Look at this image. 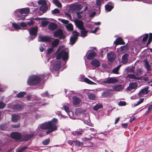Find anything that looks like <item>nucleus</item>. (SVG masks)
Returning a JSON list of instances; mask_svg holds the SVG:
<instances>
[{
    "label": "nucleus",
    "mask_w": 152,
    "mask_h": 152,
    "mask_svg": "<svg viewBox=\"0 0 152 152\" xmlns=\"http://www.w3.org/2000/svg\"><path fill=\"white\" fill-rule=\"evenodd\" d=\"M128 77L130 79L139 80L140 79L139 77L136 76L134 74H128Z\"/></svg>",
    "instance_id": "34"
},
{
    "label": "nucleus",
    "mask_w": 152,
    "mask_h": 152,
    "mask_svg": "<svg viewBox=\"0 0 152 152\" xmlns=\"http://www.w3.org/2000/svg\"><path fill=\"white\" fill-rule=\"evenodd\" d=\"M102 105L100 104H96L94 107L93 109L96 111H100L102 109Z\"/></svg>",
    "instance_id": "27"
},
{
    "label": "nucleus",
    "mask_w": 152,
    "mask_h": 152,
    "mask_svg": "<svg viewBox=\"0 0 152 152\" xmlns=\"http://www.w3.org/2000/svg\"><path fill=\"white\" fill-rule=\"evenodd\" d=\"M129 55L128 54H125L122 56V62L124 64H126L127 63L128 61Z\"/></svg>",
    "instance_id": "25"
},
{
    "label": "nucleus",
    "mask_w": 152,
    "mask_h": 152,
    "mask_svg": "<svg viewBox=\"0 0 152 152\" xmlns=\"http://www.w3.org/2000/svg\"><path fill=\"white\" fill-rule=\"evenodd\" d=\"M20 118V116L18 115L14 114L12 115V121L15 122H17Z\"/></svg>",
    "instance_id": "30"
},
{
    "label": "nucleus",
    "mask_w": 152,
    "mask_h": 152,
    "mask_svg": "<svg viewBox=\"0 0 152 152\" xmlns=\"http://www.w3.org/2000/svg\"><path fill=\"white\" fill-rule=\"evenodd\" d=\"M82 8V6L80 4L72 5L69 8L70 11H72L73 12L74 11L80 10Z\"/></svg>",
    "instance_id": "9"
},
{
    "label": "nucleus",
    "mask_w": 152,
    "mask_h": 152,
    "mask_svg": "<svg viewBox=\"0 0 152 152\" xmlns=\"http://www.w3.org/2000/svg\"><path fill=\"white\" fill-rule=\"evenodd\" d=\"M91 64L96 68L99 67L100 65V62L96 59L92 60L91 61Z\"/></svg>",
    "instance_id": "21"
},
{
    "label": "nucleus",
    "mask_w": 152,
    "mask_h": 152,
    "mask_svg": "<svg viewBox=\"0 0 152 152\" xmlns=\"http://www.w3.org/2000/svg\"><path fill=\"white\" fill-rule=\"evenodd\" d=\"M111 90L107 88L103 91L102 93L103 97L108 98L111 97L113 96V93L111 92Z\"/></svg>",
    "instance_id": "7"
},
{
    "label": "nucleus",
    "mask_w": 152,
    "mask_h": 152,
    "mask_svg": "<svg viewBox=\"0 0 152 152\" xmlns=\"http://www.w3.org/2000/svg\"><path fill=\"white\" fill-rule=\"evenodd\" d=\"M72 99L73 104L75 105H77L79 104L81 101L80 99L75 96H73Z\"/></svg>",
    "instance_id": "18"
},
{
    "label": "nucleus",
    "mask_w": 152,
    "mask_h": 152,
    "mask_svg": "<svg viewBox=\"0 0 152 152\" xmlns=\"http://www.w3.org/2000/svg\"><path fill=\"white\" fill-rule=\"evenodd\" d=\"M121 65H118L117 67H116L115 68L113 69L112 70V72L114 74H118V71L119 70L120 68L121 67Z\"/></svg>",
    "instance_id": "40"
},
{
    "label": "nucleus",
    "mask_w": 152,
    "mask_h": 152,
    "mask_svg": "<svg viewBox=\"0 0 152 152\" xmlns=\"http://www.w3.org/2000/svg\"><path fill=\"white\" fill-rule=\"evenodd\" d=\"M152 41V34H150V37L147 43V45H148L150 44Z\"/></svg>",
    "instance_id": "53"
},
{
    "label": "nucleus",
    "mask_w": 152,
    "mask_h": 152,
    "mask_svg": "<svg viewBox=\"0 0 152 152\" xmlns=\"http://www.w3.org/2000/svg\"><path fill=\"white\" fill-rule=\"evenodd\" d=\"M114 43L116 45L119 44L124 45L125 44L124 42L121 37H119L116 39Z\"/></svg>",
    "instance_id": "26"
},
{
    "label": "nucleus",
    "mask_w": 152,
    "mask_h": 152,
    "mask_svg": "<svg viewBox=\"0 0 152 152\" xmlns=\"http://www.w3.org/2000/svg\"><path fill=\"white\" fill-rule=\"evenodd\" d=\"M81 36L82 37H85L87 36V33L88 32L87 31H86L85 28L83 30H80Z\"/></svg>",
    "instance_id": "36"
},
{
    "label": "nucleus",
    "mask_w": 152,
    "mask_h": 152,
    "mask_svg": "<svg viewBox=\"0 0 152 152\" xmlns=\"http://www.w3.org/2000/svg\"><path fill=\"white\" fill-rule=\"evenodd\" d=\"M12 26L15 29H20V27L19 25L15 23H12Z\"/></svg>",
    "instance_id": "49"
},
{
    "label": "nucleus",
    "mask_w": 152,
    "mask_h": 152,
    "mask_svg": "<svg viewBox=\"0 0 152 152\" xmlns=\"http://www.w3.org/2000/svg\"><path fill=\"white\" fill-rule=\"evenodd\" d=\"M63 108L67 113L68 115L70 116L69 113L71 112L70 111L69 107L64 104L63 106Z\"/></svg>",
    "instance_id": "35"
},
{
    "label": "nucleus",
    "mask_w": 152,
    "mask_h": 152,
    "mask_svg": "<svg viewBox=\"0 0 152 152\" xmlns=\"http://www.w3.org/2000/svg\"><path fill=\"white\" fill-rule=\"evenodd\" d=\"M58 120L54 118L51 121L42 124L40 127H38L36 129V131L37 133H39L41 132V129H48L46 133V134H48L57 130L56 124Z\"/></svg>",
    "instance_id": "1"
},
{
    "label": "nucleus",
    "mask_w": 152,
    "mask_h": 152,
    "mask_svg": "<svg viewBox=\"0 0 152 152\" xmlns=\"http://www.w3.org/2000/svg\"><path fill=\"white\" fill-rule=\"evenodd\" d=\"M103 1V0H96V4L99 10V12L100 11V7Z\"/></svg>",
    "instance_id": "42"
},
{
    "label": "nucleus",
    "mask_w": 152,
    "mask_h": 152,
    "mask_svg": "<svg viewBox=\"0 0 152 152\" xmlns=\"http://www.w3.org/2000/svg\"><path fill=\"white\" fill-rule=\"evenodd\" d=\"M11 136L12 138L16 140H20L22 137V136L18 132H12L11 134Z\"/></svg>",
    "instance_id": "8"
},
{
    "label": "nucleus",
    "mask_w": 152,
    "mask_h": 152,
    "mask_svg": "<svg viewBox=\"0 0 152 152\" xmlns=\"http://www.w3.org/2000/svg\"><path fill=\"white\" fill-rule=\"evenodd\" d=\"M137 86V83H131L129 85L127 89L129 91H131L133 89L135 88Z\"/></svg>",
    "instance_id": "22"
},
{
    "label": "nucleus",
    "mask_w": 152,
    "mask_h": 152,
    "mask_svg": "<svg viewBox=\"0 0 152 152\" xmlns=\"http://www.w3.org/2000/svg\"><path fill=\"white\" fill-rule=\"evenodd\" d=\"M16 11L20 14H27L29 12V9L28 8H23L20 10H17Z\"/></svg>",
    "instance_id": "20"
},
{
    "label": "nucleus",
    "mask_w": 152,
    "mask_h": 152,
    "mask_svg": "<svg viewBox=\"0 0 152 152\" xmlns=\"http://www.w3.org/2000/svg\"><path fill=\"white\" fill-rule=\"evenodd\" d=\"M134 68V67L132 66L128 67L126 69L127 72L131 73L133 72Z\"/></svg>",
    "instance_id": "41"
},
{
    "label": "nucleus",
    "mask_w": 152,
    "mask_h": 152,
    "mask_svg": "<svg viewBox=\"0 0 152 152\" xmlns=\"http://www.w3.org/2000/svg\"><path fill=\"white\" fill-rule=\"evenodd\" d=\"M37 30L38 28L37 27H34L31 28L29 30V32L30 35L36 37L37 36Z\"/></svg>",
    "instance_id": "19"
},
{
    "label": "nucleus",
    "mask_w": 152,
    "mask_h": 152,
    "mask_svg": "<svg viewBox=\"0 0 152 152\" xmlns=\"http://www.w3.org/2000/svg\"><path fill=\"white\" fill-rule=\"evenodd\" d=\"M66 28L69 30L72 31L73 30V26L71 23H68L66 26Z\"/></svg>",
    "instance_id": "45"
},
{
    "label": "nucleus",
    "mask_w": 152,
    "mask_h": 152,
    "mask_svg": "<svg viewBox=\"0 0 152 152\" xmlns=\"http://www.w3.org/2000/svg\"><path fill=\"white\" fill-rule=\"evenodd\" d=\"M118 82V80L114 77H108L107 79L103 80L101 83L103 84L104 83H113Z\"/></svg>",
    "instance_id": "5"
},
{
    "label": "nucleus",
    "mask_w": 152,
    "mask_h": 152,
    "mask_svg": "<svg viewBox=\"0 0 152 152\" xmlns=\"http://www.w3.org/2000/svg\"><path fill=\"white\" fill-rule=\"evenodd\" d=\"M60 41L58 39H55L51 43V47L54 48H56L59 43Z\"/></svg>",
    "instance_id": "29"
},
{
    "label": "nucleus",
    "mask_w": 152,
    "mask_h": 152,
    "mask_svg": "<svg viewBox=\"0 0 152 152\" xmlns=\"http://www.w3.org/2000/svg\"><path fill=\"white\" fill-rule=\"evenodd\" d=\"M28 147L26 146L22 147L18 150H16V152H23L24 151L26 150Z\"/></svg>",
    "instance_id": "47"
},
{
    "label": "nucleus",
    "mask_w": 152,
    "mask_h": 152,
    "mask_svg": "<svg viewBox=\"0 0 152 152\" xmlns=\"http://www.w3.org/2000/svg\"><path fill=\"white\" fill-rule=\"evenodd\" d=\"M144 65L148 71H150L151 70V66L149 64L148 61L146 60H144L143 61Z\"/></svg>",
    "instance_id": "28"
},
{
    "label": "nucleus",
    "mask_w": 152,
    "mask_h": 152,
    "mask_svg": "<svg viewBox=\"0 0 152 152\" xmlns=\"http://www.w3.org/2000/svg\"><path fill=\"white\" fill-rule=\"evenodd\" d=\"M53 2L58 7H60L61 6V3L58 0H53Z\"/></svg>",
    "instance_id": "44"
},
{
    "label": "nucleus",
    "mask_w": 152,
    "mask_h": 152,
    "mask_svg": "<svg viewBox=\"0 0 152 152\" xmlns=\"http://www.w3.org/2000/svg\"><path fill=\"white\" fill-rule=\"evenodd\" d=\"M74 142L75 143V145L77 146L83 147V143L80 142L79 141H74Z\"/></svg>",
    "instance_id": "46"
},
{
    "label": "nucleus",
    "mask_w": 152,
    "mask_h": 152,
    "mask_svg": "<svg viewBox=\"0 0 152 152\" xmlns=\"http://www.w3.org/2000/svg\"><path fill=\"white\" fill-rule=\"evenodd\" d=\"M23 106L22 105L19 104H14L12 107V108L16 111H19L23 109Z\"/></svg>",
    "instance_id": "16"
},
{
    "label": "nucleus",
    "mask_w": 152,
    "mask_h": 152,
    "mask_svg": "<svg viewBox=\"0 0 152 152\" xmlns=\"http://www.w3.org/2000/svg\"><path fill=\"white\" fill-rule=\"evenodd\" d=\"M124 86L121 84L116 85L113 86V89L115 91H120L123 89Z\"/></svg>",
    "instance_id": "17"
},
{
    "label": "nucleus",
    "mask_w": 152,
    "mask_h": 152,
    "mask_svg": "<svg viewBox=\"0 0 152 152\" xmlns=\"http://www.w3.org/2000/svg\"><path fill=\"white\" fill-rule=\"evenodd\" d=\"M20 25L22 27H24L26 26L27 24L26 23L22 22L20 23Z\"/></svg>",
    "instance_id": "62"
},
{
    "label": "nucleus",
    "mask_w": 152,
    "mask_h": 152,
    "mask_svg": "<svg viewBox=\"0 0 152 152\" xmlns=\"http://www.w3.org/2000/svg\"><path fill=\"white\" fill-rule=\"evenodd\" d=\"M113 7L111 5L107 4L105 6V10L108 12L110 11L113 8Z\"/></svg>",
    "instance_id": "38"
},
{
    "label": "nucleus",
    "mask_w": 152,
    "mask_h": 152,
    "mask_svg": "<svg viewBox=\"0 0 152 152\" xmlns=\"http://www.w3.org/2000/svg\"><path fill=\"white\" fill-rule=\"evenodd\" d=\"M26 94L25 92H20L18 93L17 95V97L18 98H23Z\"/></svg>",
    "instance_id": "39"
},
{
    "label": "nucleus",
    "mask_w": 152,
    "mask_h": 152,
    "mask_svg": "<svg viewBox=\"0 0 152 152\" xmlns=\"http://www.w3.org/2000/svg\"><path fill=\"white\" fill-rule=\"evenodd\" d=\"M45 77L44 75H32L29 77L27 81L28 85H34L39 83L41 80H44Z\"/></svg>",
    "instance_id": "2"
},
{
    "label": "nucleus",
    "mask_w": 152,
    "mask_h": 152,
    "mask_svg": "<svg viewBox=\"0 0 152 152\" xmlns=\"http://www.w3.org/2000/svg\"><path fill=\"white\" fill-rule=\"evenodd\" d=\"M120 49L121 51L124 52L128 50V48L126 46H124L121 47L120 48Z\"/></svg>",
    "instance_id": "51"
},
{
    "label": "nucleus",
    "mask_w": 152,
    "mask_h": 152,
    "mask_svg": "<svg viewBox=\"0 0 152 152\" xmlns=\"http://www.w3.org/2000/svg\"><path fill=\"white\" fill-rule=\"evenodd\" d=\"M38 3L39 4L42 5L47 4L46 1L44 0H40L38 1Z\"/></svg>",
    "instance_id": "50"
},
{
    "label": "nucleus",
    "mask_w": 152,
    "mask_h": 152,
    "mask_svg": "<svg viewBox=\"0 0 152 152\" xmlns=\"http://www.w3.org/2000/svg\"><path fill=\"white\" fill-rule=\"evenodd\" d=\"M148 37V34H145V36L143 38L142 41L143 42H146Z\"/></svg>",
    "instance_id": "60"
},
{
    "label": "nucleus",
    "mask_w": 152,
    "mask_h": 152,
    "mask_svg": "<svg viewBox=\"0 0 152 152\" xmlns=\"http://www.w3.org/2000/svg\"><path fill=\"white\" fill-rule=\"evenodd\" d=\"M83 13L82 12H77V16L78 18L80 19L81 18V14Z\"/></svg>",
    "instance_id": "63"
},
{
    "label": "nucleus",
    "mask_w": 152,
    "mask_h": 152,
    "mask_svg": "<svg viewBox=\"0 0 152 152\" xmlns=\"http://www.w3.org/2000/svg\"><path fill=\"white\" fill-rule=\"evenodd\" d=\"M107 57L108 60L109 61L111 62L115 59V54L113 52L111 51L107 53Z\"/></svg>",
    "instance_id": "11"
},
{
    "label": "nucleus",
    "mask_w": 152,
    "mask_h": 152,
    "mask_svg": "<svg viewBox=\"0 0 152 152\" xmlns=\"http://www.w3.org/2000/svg\"><path fill=\"white\" fill-rule=\"evenodd\" d=\"M42 96L45 97V96H47L49 97L50 95H49L48 92L47 91H46L45 92L42 93Z\"/></svg>",
    "instance_id": "61"
},
{
    "label": "nucleus",
    "mask_w": 152,
    "mask_h": 152,
    "mask_svg": "<svg viewBox=\"0 0 152 152\" xmlns=\"http://www.w3.org/2000/svg\"><path fill=\"white\" fill-rule=\"evenodd\" d=\"M6 105V104L3 102H0V109L4 108Z\"/></svg>",
    "instance_id": "54"
},
{
    "label": "nucleus",
    "mask_w": 152,
    "mask_h": 152,
    "mask_svg": "<svg viewBox=\"0 0 152 152\" xmlns=\"http://www.w3.org/2000/svg\"><path fill=\"white\" fill-rule=\"evenodd\" d=\"M53 35L55 37H59L60 39L64 38L62 30L60 29L56 30L53 33Z\"/></svg>",
    "instance_id": "6"
},
{
    "label": "nucleus",
    "mask_w": 152,
    "mask_h": 152,
    "mask_svg": "<svg viewBox=\"0 0 152 152\" xmlns=\"http://www.w3.org/2000/svg\"><path fill=\"white\" fill-rule=\"evenodd\" d=\"M149 87L148 86L142 89L138 93V95L140 97H141L143 96L144 95L148 94L149 91H148Z\"/></svg>",
    "instance_id": "12"
},
{
    "label": "nucleus",
    "mask_w": 152,
    "mask_h": 152,
    "mask_svg": "<svg viewBox=\"0 0 152 152\" xmlns=\"http://www.w3.org/2000/svg\"><path fill=\"white\" fill-rule=\"evenodd\" d=\"M84 81L89 84L95 85L96 84V83L91 81L87 78H84Z\"/></svg>",
    "instance_id": "37"
},
{
    "label": "nucleus",
    "mask_w": 152,
    "mask_h": 152,
    "mask_svg": "<svg viewBox=\"0 0 152 152\" xmlns=\"http://www.w3.org/2000/svg\"><path fill=\"white\" fill-rule=\"evenodd\" d=\"M144 101V99H140V100L137 102L136 104H134V106H136L138 105H139L142 103Z\"/></svg>",
    "instance_id": "52"
},
{
    "label": "nucleus",
    "mask_w": 152,
    "mask_h": 152,
    "mask_svg": "<svg viewBox=\"0 0 152 152\" xmlns=\"http://www.w3.org/2000/svg\"><path fill=\"white\" fill-rule=\"evenodd\" d=\"M60 61H56L53 64V69L55 71L59 70L61 68Z\"/></svg>",
    "instance_id": "14"
},
{
    "label": "nucleus",
    "mask_w": 152,
    "mask_h": 152,
    "mask_svg": "<svg viewBox=\"0 0 152 152\" xmlns=\"http://www.w3.org/2000/svg\"><path fill=\"white\" fill-rule=\"evenodd\" d=\"M79 33L76 31H74L72 33V35L70 39V43L74 45L77 39Z\"/></svg>",
    "instance_id": "4"
},
{
    "label": "nucleus",
    "mask_w": 152,
    "mask_h": 152,
    "mask_svg": "<svg viewBox=\"0 0 152 152\" xmlns=\"http://www.w3.org/2000/svg\"><path fill=\"white\" fill-rule=\"evenodd\" d=\"M50 142V139L49 138L47 139L42 142V144L44 145H48Z\"/></svg>",
    "instance_id": "48"
},
{
    "label": "nucleus",
    "mask_w": 152,
    "mask_h": 152,
    "mask_svg": "<svg viewBox=\"0 0 152 152\" xmlns=\"http://www.w3.org/2000/svg\"><path fill=\"white\" fill-rule=\"evenodd\" d=\"M68 51L67 50H63L56 55L57 59H60L62 58L64 61L65 64L68 59Z\"/></svg>",
    "instance_id": "3"
},
{
    "label": "nucleus",
    "mask_w": 152,
    "mask_h": 152,
    "mask_svg": "<svg viewBox=\"0 0 152 152\" xmlns=\"http://www.w3.org/2000/svg\"><path fill=\"white\" fill-rule=\"evenodd\" d=\"M126 102L125 101H120L118 103L119 105L120 106H125L126 105Z\"/></svg>",
    "instance_id": "56"
},
{
    "label": "nucleus",
    "mask_w": 152,
    "mask_h": 152,
    "mask_svg": "<svg viewBox=\"0 0 152 152\" xmlns=\"http://www.w3.org/2000/svg\"><path fill=\"white\" fill-rule=\"evenodd\" d=\"M152 110V104H151L148 108V110L146 111V113H148Z\"/></svg>",
    "instance_id": "64"
},
{
    "label": "nucleus",
    "mask_w": 152,
    "mask_h": 152,
    "mask_svg": "<svg viewBox=\"0 0 152 152\" xmlns=\"http://www.w3.org/2000/svg\"><path fill=\"white\" fill-rule=\"evenodd\" d=\"M88 98L91 100H94L96 99V96L95 94L93 93H88Z\"/></svg>",
    "instance_id": "32"
},
{
    "label": "nucleus",
    "mask_w": 152,
    "mask_h": 152,
    "mask_svg": "<svg viewBox=\"0 0 152 152\" xmlns=\"http://www.w3.org/2000/svg\"><path fill=\"white\" fill-rule=\"evenodd\" d=\"M84 131V129H81L80 130V132H79L77 131L73 132H72V134L73 135L75 136H80L82 134L81 132H83Z\"/></svg>",
    "instance_id": "31"
},
{
    "label": "nucleus",
    "mask_w": 152,
    "mask_h": 152,
    "mask_svg": "<svg viewBox=\"0 0 152 152\" xmlns=\"http://www.w3.org/2000/svg\"><path fill=\"white\" fill-rule=\"evenodd\" d=\"M52 39L49 37L41 36L39 37L38 39V41L45 42H50L51 41V39Z\"/></svg>",
    "instance_id": "13"
},
{
    "label": "nucleus",
    "mask_w": 152,
    "mask_h": 152,
    "mask_svg": "<svg viewBox=\"0 0 152 152\" xmlns=\"http://www.w3.org/2000/svg\"><path fill=\"white\" fill-rule=\"evenodd\" d=\"M60 12V11L58 9H55L53 11H52V13L53 14H58Z\"/></svg>",
    "instance_id": "55"
},
{
    "label": "nucleus",
    "mask_w": 152,
    "mask_h": 152,
    "mask_svg": "<svg viewBox=\"0 0 152 152\" xmlns=\"http://www.w3.org/2000/svg\"><path fill=\"white\" fill-rule=\"evenodd\" d=\"M39 10L45 12L48 9V7L46 5H42L39 8Z\"/></svg>",
    "instance_id": "33"
},
{
    "label": "nucleus",
    "mask_w": 152,
    "mask_h": 152,
    "mask_svg": "<svg viewBox=\"0 0 152 152\" xmlns=\"http://www.w3.org/2000/svg\"><path fill=\"white\" fill-rule=\"evenodd\" d=\"M142 73V71L140 69H137L135 72V74L137 76L141 75Z\"/></svg>",
    "instance_id": "43"
},
{
    "label": "nucleus",
    "mask_w": 152,
    "mask_h": 152,
    "mask_svg": "<svg viewBox=\"0 0 152 152\" xmlns=\"http://www.w3.org/2000/svg\"><path fill=\"white\" fill-rule=\"evenodd\" d=\"M54 48L51 47V48L48 49L47 53L50 54L54 50Z\"/></svg>",
    "instance_id": "59"
},
{
    "label": "nucleus",
    "mask_w": 152,
    "mask_h": 152,
    "mask_svg": "<svg viewBox=\"0 0 152 152\" xmlns=\"http://www.w3.org/2000/svg\"><path fill=\"white\" fill-rule=\"evenodd\" d=\"M48 22L47 21H44L42 22V24L43 27H45L48 24Z\"/></svg>",
    "instance_id": "58"
},
{
    "label": "nucleus",
    "mask_w": 152,
    "mask_h": 152,
    "mask_svg": "<svg viewBox=\"0 0 152 152\" xmlns=\"http://www.w3.org/2000/svg\"><path fill=\"white\" fill-rule=\"evenodd\" d=\"M35 132H34L30 134H26L22 136L23 140L27 141L28 140L34 136H36L35 134Z\"/></svg>",
    "instance_id": "10"
},
{
    "label": "nucleus",
    "mask_w": 152,
    "mask_h": 152,
    "mask_svg": "<svg viewBox=\"0 0 152 152\" xmlns=\"http://www.w3.org/2000/svg\"><path fill=\"white\" fill-rule=\"evenodd\" d=\"M57 25L54 23L51 22L48 26V29L51 30L53 31L57 28Z\"/></svg>",
    "instance_id": "23"
},
{
    "label": "nucleus",
    "mask_w": 152,
    "mask_h": 152,
    "mask_svg": "<svg viewBox=\"0 0 152 152\" xmlns=\"http://www.w3.org/2000/svg\"><path fill=\"white\" fill-rule=\"evenodd\" d=\"M60 21L61 23L65 24H66V25L68 24L69 22V21L68 20H65L63 19H61Z\"/></svg>",
    "instance_id": "57"
},
{
    "label": "nucleus",
    "mask_w": 152,
    "mask_h": 152,
    "mask_svg": "<svg viewBox=\"0 0 152 152\" xmlns=\"http://www.w3.org/2000/svg\"><path fill=\"white\" fill-rule=\"evenodd\" d=\"M74 22L75 25L80 29L83 30L84 28L83 26V23L81 21L79 20H75Z\"/></svg>",
    "instance_id": "15"
},
{
    "label": "nucleus",
    "mask_w": 152,
    "mask_h": 152,
    "mask_svg": "<svg viewBox=\"0 0 152 152\" xmlns=\"http://www.w3.org/2000/svg\"><path fill=\"white\" fill-rule=\"evenodd\" d=\"M96 53L94 51H92L90 52L87 56L88 59L91 60L94 58L96 56Z\"/></svg>",
    "instance_id": "24"
}]
</instances>
